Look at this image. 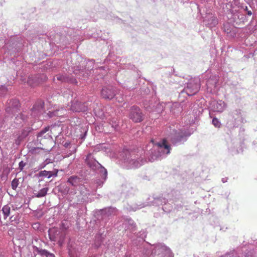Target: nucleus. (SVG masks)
<instances>
[{"mask_svg": "<svg viewBox=\"0 0 257 257\" xmlns=\"http://www.w3.org/2000/svg\"><path fill=\"white\" fill-rule=\"evenodd\" d=\"M239 4L238 0H228V3L226 5V7L228 11H229L230 14L232 15H235V12H239V13H242L243 15H248V16H250L252 14L255 15L254 12H252V9L250 6L249 7L242 6L240 8L238 6Z\"/></svg>", "mask_w": 257, "mask_h": 257, "instance_id": "nucleus-1", "label": "nucleus"}, {"mask_svg": "<svg viewBox=\"0 0 257 257\" xmlns=\"http://www.w3.org/2000/svg\"><path fill=\"white\" fill-rule=\"evenodd\" d=\"M129 117L136 123L140 122L144 120V114L139 107L133 106L130 109Z\"/></svg>", "mask_w": 257, "mask_h": 257, "instance_id": "nucleus-2", "label": "nucleus"}, {"mask_svg": "<svg viewBox=\"0 0 257 257\" xmlns=\"http://www.w3.org/2000/svg\"><path fill=\"white\" fill-rule=\"evenodd\" d=\"M115 95V90L112 86L104 87L101 90V96L105 99L111 100Z\"/></svg>", "mask_w": 257, "mask_h": 257, "instance_id": "nucleus-3", "label": "nucleus"}, {"mask_svg": "<svg viewBox=\"0 0 257 257\" xmlns=\"http://www.w3.org/2000/svg\"><path fill=\"white\" fill-rule=\"evenodd\" d=\"M199 88L200 86L198 82L191 81L188 83L185 91L188 95L192 96L195 94L198 91Z\"/></svg>", "mask_w": 257, "mask_h": 257, "instance_id": "nucleus-4", "label": "nucleus"}, {"mask_svg": "<svg viewBox=\"0 0 257 257\" xmlns=\"http://www.w3.org/2000/svg\"><path fill=\"white\" fill-rule=\"evenodd\" d=\"M71 110L75 112L86 111L87 110V107L84 103L75 101L72 102Z\"/></svg>", "mask_w": 257, "mask_h": 257, "instance_id": "nucleus-5", "label": "nucleus"}, {"mask_svg": "<svg viewBox=\"0 0 257 257\" xmlns=\"http://www.w3.org/2000/svg\"><path fill=\"white\" fill-rule=\"evenodd\" d=\"M86 162L88 165L93 170L97 169L99 168H102L100 164L92 158L91 154L87 155Z\"/></svg>", "mask_w": 257, "mask_h": 257, "instance_id": "nucleus-6", "label": "nucleus"}, {"mask_svg": "<svg viewBox=\"0 0 257 257\" xmlns=\"http://www.w3.org/2000/svg\"><path fill=\"white\" fill-rule=\"evenodd\" d=\"M27 115L26 112H20L17 114L14 119V123L17 125L23 124L27 120Z\"/></svg>", "mask_w": 257, "mask_h": 257, "instance_id": "nucleus-7", "label": "nucleus"}, {"mask_svg": "<svg viewBox=\"0 0 257 257\" xmlns=\"http://www.w3.org/2000/svg\"><path fill=\"white\" fill-rule=\"evenodd\" d=\"M7 111L13 112L20 106V102L18 99H12L8 103Z\"/></svg>", "mask_w": 257, "mask_h": 257, "instance_id": "nucleus-8", "label": "nucleus"}, {"mask_svg": "<svg viewBox=\"0 0 257 257\" xmlns=\"http://www.w3.org/2000/svg\"><path fill=\"white\" fill-rule=\"evenodd\" d=\"M49 130V127H46L44 129L42 130L40 133L38 135V139L40 141L42 142L43 139H46L48 140H51L52 138L49 134H46V133Z\"/></svg>", "mask_w": 257, "mask_h": 257, "instance_id": "nucleus-9", "label": "nucleus"}, {"mask_svg": "<svg viewBox=\"0 0 257 257\" xmlns=\"http://www.w3.org/2000/svg\"><path fill=\"white\" fill-rule=\"evenodd\" d=\"M80 181L81 179L80 178L76 176H72L68 179L67 182L73 186H77L79 185Z\"/></svg>", "mask_w": 257, "mask_h": 257, "instance_id": "nucleus-10", "label": "nucleus"}, {"mask_svg": "<svg viewBox=\"0 0 257 257\" xmlns=\"http://www.w3.org/2000/svg\"><path fill=\"white\" fill-rule=\"evenodd\" d=\"M183 138V133L181 132H176L174 136L171 139V142L173 144H176L181 141Z\"/></svg>", "mask_w": 257, "mask_h": 257, "instance_id": "nucleus-11", "label": "nucleus"}, {"mask_svg": "<svg viewBox=\"0 0 257 257\" xmlns=\"http://www.w3.org/2000/svg\"><path fill=\"white\" fill-rule=\"evenodd\" d=\"M58 171L54 173L52 171H47L46 170L42 171L39 173L40 176L48 177V178L52 176L56 177L57 176Z\"/></svg>", "mask_w": 257, "mask_h": 257, "instance_id": "nucleus-12", "label": "nucleus"}, {"mask_svg": "<svg viewBox=\"0 0 257 257\" xmlns=\"http://www.w3.org/2000/svg\"><path fill=\"white\" fill-rule=\"evenodd\" d=\"M156 145L160 148H164L168 150L167 154L170 153V147L167 144V141L165 139L162 140V142H159L156 144Z\"/></svg>", "mask_w": 257, "mask_h": 257, "instance_id": "nucleus-13", "label": "nucleus"}, {"mask_svg": "<svg viewBox=\"0 0 257 257\" xmlns=\"http://www.w3.org/2000/svg\"><path fill=\"white\" fill-rule=\"evenodd\" d=\"M48 191V188H44L41 189L37 194H36V197L38 198L42 197L45 196L47 194Z\"/></svg>", "mask_w": 257, "mask_h": 257, "instance_id": "nucleus-14", "label": "nucleus"}, {"mask_svg": "<svg viewBox=\"0 0 257 257\" xmlns=\"http://www.w3.org/2000/svg\"><path fill=\"white\" fill-rule=\"evenodd\" d=\"M30 132V128H27L26 130H23L21 135L19 136L18 139H20V140H21L25 138L26 137H27L29 133Z\"/></svg>", "mask_w": 257, "mask_h": 257, "instance_id": "nucleus-15", "label": "nucleus"}, {"mask_svg": "<svg viewBox=\"0 0 257 257\" xmlns=\"http://www.w3.org/2000/svg\"><path fill=\"white\" fill-rule=\"evenodd\" d=\"M11 208L9 205H5L2 209L3 213L5 216L7 217L10 215Z\"/></svg>", "mask_w": 257, "mask_h": 257, "instance_id": "nucleus-16", "label": "nucleus"}, {"mask_svg": "<svg viewBox=\"0 0 257 257\" xmlns=\"http://www.w3.org/2000/svg\"><path fill=\"white\" fill-rule=\"evenodd\" d=\"M12 188L14 190H16L19 185V180L15 178L12 182Z\"/></svg>", "mask_w": 257, "mask_h": 257, "instance_id": "nucleus-17", "label": "nucleus"}, {"mask_svg": "<svg viewBox=\"0 0 257 257\" xmlns=\"http://www.w3.org/2000/svg\"><path fill=\"white\" fill-rule=\"evenodd\" d=\"M37 250L41 255L45 256L46 257L48 253V251L45 249H39L38 248H37Z\"/></svg>", "mask_w": 257, "mask_h": 257, "instance_id": "nucleus-18", "label": "nucleus"}, {"mask_svg": "<svg viewBox=\"0 0 257 257\" xmlns=\"http://www.w3.org/2000/svg\"><path fill=\"white\" fill-rule=\"evenodd\" d=\"M69 252L70 257H79V252H76L73 249L70 250Z\"/></svg>", "mask_w": 257, "mask_h": 257, "instance_id": "nucleus-19", "label": "nucleus"}, {"mask_svg": "<svg viewBox=\"0 0 257 257\" xmlns=\"http://www.w3.org/2000/svg\"><path fill=\"white\" fill-rule=\"evenodd\" d=\"M213 124L217 127H219L220 126V122L219 121L217 118H213L212 119Z\"/></svg>", "mask_w": 257, "mask_h": 257, "instance_id": "nucleus-20", "label": "nucleus"}, {"mask_svg": "<svg viewBox=\"0 0 257 257\" xmlns=\"http://www.w3.org/2000/svg\"><path fill=\"white\" fill-rule=\"evenodd\" d=\"M33 79L32 78V77H29L28 78V83L29 84V85H30V86H31L32 87H34L35 86H36V84H35V82H33Z\"/></svg>", "mask_w": 257, "mask_h": 257, "instance_id": "nucleus-21", "label": "nucleus"}, {"mask_svg": "<svg viewBox=\"0 0 257 257\" xmlns=\"http://www.w3.org/2000/svg\"><path fill=\"white\" fill-rule=\"evenodd\" d=\"M223 28L224 32L227 33H229L231 32V28L227 24L224 25Z\"/></svg>", "mask_w": 257, "mask_h": 257, "instance_id": "nucleus-22", "label": "nucleus"}, {"mask_svg": "<svg viewBox=\"0 0 257 257\" xmlns=\"http://www.w3.org/2000/svg\"><path fill=\"white\" fill-rule=\"evenodd\" d=\"M7 91V88L4 86H0V96H2Z\"/></svg>", "mask_w": 257, "mask_h": 257, "instance_id": "nucleus-23", "label": "nucleus"}, {"mask_svg": "<svg viewBox=\"0 0 257 257\" xmlns=\"http://www.w3.org/2000/svg\"><path fill=\"white\" fill-rule=\"evenodd\" d=\"M26 163H24L23 161H21L19 163V168L20 170V171H22L24 169V167L25 166Z\"/></svg>", "mask_w": 257, "mask_h": 257, "instance_id": "nucleus-24", "label": "nucleus"}, {"mask_svg": "<svg viewBox=\"0 0 257 257\" xmlns=\"http://www.w3.org/2000/svg\"><path fill=\"white\" fill-rule=\"evenodd\" d=\"M46 257H55V255L54 254L48 252Z\"/></svg>", "mask_w": 257, "mask_h": 257, "instance_id": "nucleus-25", "label": "nucleus"}, {"mask_svg": "<svg viewBox=\"0 0 257 257\" xmlns=\"http://www.w3.org/2000/svg\"><path fill=\"white\" fill-rule=\"evenodd\" d=\"M36 108L35 107H34L33 108H32V114H34L35 116V112L36 111Z\"/></svg>", "mask_w": 257, "mask_h": 257, "instance_id": "nucleus-26", "label": "nucleus"}, {"mask_svg": "<svg viewBox=\"0 0 257 257\" xmlns=\"http://www.w3.org/2000/svg\"><path fill=\"white\" fill-rule=\"evenodd\" d=\"M123 101V99L122 97H121L120 99H118V102L121 103Z\"/></svg>", "mask_w": 257, "mask_h": 257, "instance_id": "nucleus-27", "label": "nucleus"}, {"mask_svg": "<svg viewBox=\"0 0 257 257\" xmlns=\"http://www.w3.org/2000/svg\"><path fill=\"white\" fill-rule=\"evenodd\" d=\"M57 78L58 80H61L62 79V76H58L57 77Z\"/></svg>", "mask_w": 257, "mask_h": 257, "instance_id": "nucleus-28", "label": "nucleus"}, {"mask_svg": "<svg viewBox=\"0 0 257 257\" xmlns=\"http://www.w3.org/2000/svg\"><path fill=\"white\" fill-rule=\"evenodd\" d=\"M237 23H238V22H237L236 23V24H233L234 26V27L239 26V24L237 25Z\"/></svg>", "mask_w": 257, "mask_h": 257, "instance_id": "nucleus-29", "label": "nucleus"}, {"mask_svg": "<svg viewBox=\"0 0 257 257\" xmlns=\"http://www.w3.org/2000/svg\"><path fill=\"white\" fill-rule=\"evenodd\" d=\"M232 19H234V17H231V18L229 19V21L231 22L232 21Z\"/></svg>", "mask_w": 257, "mask_h": 257, "instance_id": "nucleus-30", "label": "nucleus"}, {"mask_svg": "<svg viewBox=\"0 0 257 257\" xmlns=\"http://www.w3.org/2000/svg\"><path fill=\"white\" fill-rule=\"evenodd\" d=\"M104 174H105V175H106V174H107V171H106V169H104Z\"/></svg>", "mask_w": 257, "mask_h": 257, "instance_id": "nucleus-31", "label": "nucleus"}, {"mask_svg": "<svg viewBox=\"0 0 257 257\" xmlns=\"http://www.w3.org/2000/svg\"><path fill=\"white\" fill-rule=\"evenodd\" d=\"M246 2L247 3H249L251 1H252V0H245Z\"/></svg>", "mask_w": 257, "mask_h": 257, "instance_id": "nucleus-32", "label": "nucleus"}, {"mask_svg": "<svg viewBox=\"0 0 257 257\" xmlns=\"http://www.w3.org/2000/svg\"><path fill=\"white\" fill-rule=\"evenodd\" d=\"M239 17H235V19H237V20H238V19H239Z\"/></svg>", "mask_w": 257, "mask_h": 257, "instance_id": "nucleus-33", "label": "nucleus"}, {"mask_svg": "<svg viewBox=\"0 0 257 257\" xmlns=\"http://www.w3.org/2000/svg\"><path fill=\"white\" fill-rule=\"evenodd\" d=\"M34 225H36V226H38V224H35Z\"/></svg>", "mask_w": 257, "mask_h": 257, "instance_id": "nucleus-34", "label": "nucleus"}]
</instances>
